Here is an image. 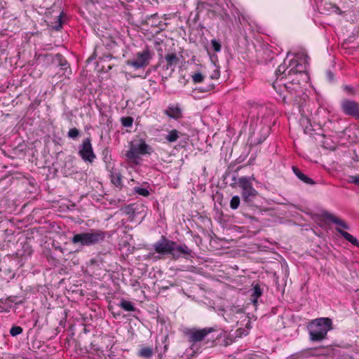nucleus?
<instances>
[{"instance_id": "f257e3e1", "label": "nucleus", "mask_w": 359, "mask_h": 359, "mask_svg": "<svg viewBox=\"0 0 359 359\" xmlns=\"http://www.w3.org/2000/svg\"><path fill=\"white\" fill-rule=\"evenodd\" d=\"M155 251L162 255H170L173 259H178L182 255H190L191 250L185 244L178 245L176 242L162 236L161 239L154 244Z\"/></svg>"}, {"instance_id": "f03ea898", "label": "nucleus", "mask_w": 359, "mask_h": 359, "mask_svg": "<svg viewBox=\"0 0 359 359\" xmlns=\"http://www.w3.org/2000/svg\"><path fill=\"white\" fill-rule=\"evenodd\" d=\"M332 322L328 318L313 320L308 325L309 339L312 341H321L327 337L328 331L332 329Z\"/></svg>"}, {"instance_id": "7ed1b4c3", "label": "nucleus", "mask_w": 359, "mask_h": 359, "mask_svg": "<svg viewBox=\"0 0 359 359\" xmlns=\"http://www.w3.org/2000/svg\"><path fill=\"white\" fill-rule=\"evenodd\" d=\"M106 237V232L98 229H91L88 232L76 233L72 238L74 244L90 246L102 242Z\"/></svg>"}, {"instance_id": "20e7f679", "label": "nucleus", "mask_w": 359, "mask_h": 359, "mask_svg": "<svg viewBox=\"0 0 359 359\" xmlns=\"http://www.w3.org/2000/svg\"><path fill=\"white\" fill-rule=\"evenodd\" d=\"M153 151V148L150 145L147 144L143 139H140L135 142L130 143L126 156L128 160L137 163V160L140 155H150Z\"/></svg>"}, {"instance_id": "39448f33", "label": "nucleus", "mask_w": 359, "mask_h": 359, "mask_svg": "<svg viewBox=\"0 0 359 359\" xmlns=\"http://www.w3.org/2000/svg\"><path fill=\"white\" fill-rule=\"evenodd\" d=\"M153 57V53L148 48L136 53L135 57L128 60L126 64L134 67L135 69L146 67Z\"/></svg>"}, {"instance_id": "423d86ee", "label": "nucleus", "mask_w": 359, "mask_h": 359, "mask_svg": "<svg viewBox=\"0 0 359 359\" xmlns=\"http://www.w3.org/2000/svg\"><path fill=\"white\" fill-rule=\"evenodd\" d=\"M238 183L242 189V197L244 201L249 203L255 198L258 192L253 188L251 178L242 177L238 179Z\"/></svg>"}, {"instance_id": "0eeeda50", "label": "nucleus", "mask_w": 359, "mask_h": 359, "mask_svg": "<svg viewBox=\"0 0 359 359\" xmlns=\"http://www.w3.org/2000/svg\"><path fill=\"white\" fill-rule=\"evenodd\" d=\"M215 331H216V330L213 327H205L200 330L196 328L188 330L185 333L188 337L189 341L192 343L191 348L194 350L196 348V344L197 342L203 341L208 334Z\"/></svg>"}, {"instance_id": "6e6552de", "label": "nucleus", "mask_w": 359, "mask_h": 359, "mask_svg": "<svg viewBox=\"0 0 359 359\" xmlns=\"http://www.w3.org/2000/svg\"><path fill=\"white\" fill-rule=\"evenodd\" d=\"M341 110L346 116L359 120V103L355 100L344 99L341 102Z\"/></svg>"}, {"instance_id": "1a4fd4ad", "label": "nucleus", "mask_w": 359, "mask_h": 359, "mask_svg": "<svg viewBox=\"0 0 359 359\" xmlns=\"http://www.w3.org/2000/svg\"><path fill=\"white\" fill-rule=\"evenodd\" d=\"M79 154L86 162L92 163L95 160L96 156L93 151L90 137L83 140L82 144L79 146Z\"/></svg>"}, {"instance_id": "9d476101", "label": "nucleus", "mask_w": 359, "mask_h": 359, "mask_svg": "<svg viewBox=\"0 0 359 359\" xmlns=\"http://www.w3.org/2000/svg\"><path fill=\"white\" fill-rule=\"evenodd\" d=\"M287 68L288 65L286 64V60H285L283 63L278 66L275 73L276 79L273 83V88L280 95L282 94L281 81L288 76L287 72Z\"/></svg>"}, {"instance_id": "9b49d317", "label": "nucleus", "mask_w": 359, "mask_h": 359, "mask_svg": "<svg viewBox=\"0 0 359 359\" xmlns=\"http://www.w3.org/2000/svg\"><path fill=\"white\" fill-rule=\"evenodd\" d=\"M166 65L163 67L167 76H170L175 71V66L179 63L180 59L176 53H168L165 56Z\"/></svg>"}, {"instance_id": "f8f14e48", "label": "nucleus", "mask_w": 359, "mask_h": 359, "mask_svg": "<svg viewBox=\"0 0 359 359\" xmlns=\"http://www.w3.org/2000/svg\"><path fill=\"white\" fill-rule=\"evenodd\" d=\"M281 89H282V94L280 95L281 97H283V100L285 101L287 98V96L285 95H283L285 90H286L289 94L291 95V96L297 95V94L301 92L300 89V85L299 83H281Z\"/></svg>"}, {"instance_id": "ddd939ff", "label": "nucleus", "mask_w": 359, "mask_h": 359, "mask_svg": "<svg viewBox=\"0 0 359 359\" xmlns=\"http://www.w3.org/2000/svg\"><path fill=\"white\" fill-rule=\"evenodd\" d=\"M164 114L168 117L178 120L182 117V111L178 104H170L164 111Z\"/></svg>"}, {"instance_id": "4468645a", "label": "nucleus", "mask_w": 359, "mask_h": 359, "mask_svg": "<svg viewBox=\"0 0 359 359\" xmlns=\"http://www.w3.org/2000/svg\"><path fill=\"white\" fill-rule=\"evenodd\" d=\"M323 216L325 219L329 220V221L332 222V223L335 224L336 225H337L338 228L349 229V226L344 220L337 217L336 216L331 214L330 212H325L323 214Z\"/></svg>"}, {"instance_id": "2eb2a0df", "label": "nucleus", "mask_w": 359, "mask_h": 359, "mask_svg": "<svg viewBox=\"0 0 359 359\" xmlns=\"http://www.w3.org/2000/svg\"><path fill=\"white\" fill-rule=\"evenodd\" d=\"M288 67H291L289 71H287V75L291 76L292 74H302L304 72V66L297 62V60L294 59H292L289 61V64L287 65Z\"/></svg>"}, {"instance_id": "dca6fc26", "label": "nucleus", "mask_w": 359, "mask_h": 359, "mask_svg": "<svg viewBox=\"0 0 359 359\" xmlns=\"http://www.w3.org/2000/svg\"><path fill=\"white\" fill-rule=\"evenodd\" d=\"M292 169L294 175L303 182L311 185L315 184V182L311 178L304 175L298 168L292 166Z\"/></svg>"}, {"instance_id": "f3484780", "label": "nucleus", "mask_w": 359, "mask_h": 359, "mask_svg": "<svg viewBox=\"0 0 359 359\" xmlns=\"http://www.w3.org/2000/svg\"><path fill=\"white\" fill-rule=\"evenodd\" d=\"M336 231L340 233V235L344 238H345L346 241H348V242H350L351 244H353V245H355V246H359V242L357 240L356 238H355L354 236H353L351 234H350L349 233L345 231H343L341 229H339L338 227H336Z\"/></svg>"}, {"instance_id": "a211bd4d", "label": "nucleus", "mask_w": 359, "mask_h": 359, "mask_svg": "<svg viewBox=\"0 0 359 359\" xmlns=\"http://www.w3.org/2000/svg\"><path fill=\"white\" fill-rule=\"evenodd\" d=\"M336 231L340 233V235L344 238H345L346 241H348V242H350L351 244H353V245H355V246H359V242L357 240L356 238H355L354 236H353L351 234H350L349 233L345 231H343L341 229H339L338 227H336Z\"/></svg>"}, {"instance_id": "6ab92c4d", "label": "nucleus", "mask_w": 359, "mask_h": 359, "mask_svg": "<svg viewBox=\"0 0 359 359\" xmlns=\"http://www.w3.org/2000/svg\"><path fill=\"white\" fill-rule=\"evenodd\" d=\"M40 62H43L47 65L56 62L55 55L51 54H40L38 57Z\"/></svg>"}, {"instance_id": "aec40b11", "label": "nucleus", "mask_w": 359, "mask_h": 359, "mask_svg": "<svg viewBox=\"0 0 359 359\" xmlns=\"http://www.w3.org/2000/svg\"><path fill=\"white\" fill-rule=\"evenodd\" d=\"M262 290L260 288L259 285L257 284L254 285L253 288H252V293L251 294V297H252L251 300L255 306L257 305V299L259 297H260L262 296Z\"/></svg>"}, {"instance_id": "412c9836", "label": "nucleus", "mask_w": 359, "mask_h": 359, "mask_svg": "<svg viewBox=\"0 0 359 359\" xmlns=\"http://www.w3.org/2000/svg\"><path fill=\"white\" fill-rule=\"evenodd\" d=\"M56 64L60 67L61 69L67 71L69 69L67 60L60 54L55 55Z\"/></svg>"}, {"instance_id": "4be33fe9", "label": "nucleus", "mask_w": 359, "mask_h": 359, "mask_svg": "<svg viewBox=\"0 0 359 359\" xmlns=\"http://www.w3.org/2000/svg\"><path fill=\"white\" fill-rule=\"evenodd\" d=\"M118 306L126 311H135L136 309L134 304L131 302L124 299L121 300Z\"/></svg>"}, {"instance_id": "5701e85b", "label": "nucleus", "mask_w": 359, "mask_h": 359, "mask_svg": "<svg viewBox=\"0 0 359 359\" xmlns=\"http://www.w3.org/2000/svg\"><path fill=\"white\" fill-rule=\"evenodd\" d=\"M180 134L181 133L178 130L174 129V130L169 131L168 135L165 136V139L168 142H175L180 137Z\"/></svg>"}, {"instance_id": "b1692460", "label": "nucleus", "mask_w": 359, "mask_h": 359, "mask_svg": "<svg viewBox=\"0 0 359 359\" xmlns=\"http://www.w3.org/2000/svg\"><path fill=\"white\" fill-rule=\"evenodd\" d=\"M152 355L153 350L149 347H143L139 351V355L144 358H149Z\"/></svg>"}, {"instance_id": "393cba45", "label": "nucleus", "mask_w": 359, "mask_h": 359, "mask_svg": "<svg viewBox=\"0 0 359 359\" xmlns=\"http://www.w3.org/2000/svg\"><path fill=\"white\" fill-rule=\"evenodd\" d=\"M240 198L238 196H234L232 197L230 201V207L233 210H236L238 208L240 205Z\"/></svg>"}, {"instance_id": "a878e982", "label": "nucleus", "mask_w": 359, "mask_h": 359, "mask_svg": "<svg viewBox=\"0 0 359 359\" xmlns=\"http://www.w3.org/2000/svg\"><path fill=\"white\" fill-rule=\"evenodd\" d=\"M121 121L123 126L131 127L133 123V118L130 116L122 117Z\"/></svg>"}, {"instance_id": "bb28decb", "label": "nucleus", "mask_w": 359, "mask_h": 359, "mask_svg": "<svg viewBox=\"0 0 359 359\" xmlns=\"http://www.w3.org/2000/svg\"><path fill=\"white\" fill-rule=\"evenodd\" d=\"M134 191L136 194L143 196H148L149 195V190L147 189L142 188V187H135L134 188Z\"/></svg>"}, {"instance_id": "cd10ccee", "label": "nucleus", "mask_w": 359, "mask_h": 359, "mask_svg": "<svg viewBox=\"0 0 359 359\" xmlns=\"http://www.w3.org/2000/svg\"><path fill=\"white\" fill-rule=\"evenodd\" d=\"M111 180V182L116 187H118L121 184V175L118 173L112 174Z\"/></svg>"}, {"instance_id": "c85d7f7f", "label": "nucleus", "mask_w": 359, "mask_h": 359, "mask_svg": "<svg viewBox=\"0 0 359 359\" xmlns=\"http://www.w3.org/2000/svg\"><path fill=\"white\" fill-rule=\"evenodd\" d=\"M23 330L20 326H13L10 330V334L12 337H16L22 332Z\"/></svg>"}, {"instance_id": "c756f323", "label": "nucleus", "mask_w": 359, "mask_h": 359, "mask_svg": "<svg viewBox=\"0 0 359 359\" xmlns=\"http://www.w3.org/2000/svg\"><path fill=\"white\" fill-rule=\"evenodd\" d=\"M204 76L203 75L200 73H196L194 75H192V80L194 83H199L203 81Z\"/></svg>"}, {"instance_id": "7c9ffc66", "label": "nucleus", "mask_w": 359, "mask_h": 359, "mask_svg": "<svg viewBox=\"0 0 359 359\" xmlns=\"http://www.w3.org/2000/svg\"><path fill=\"white\" fill-rule=\"evenodd\" d=\"M79 130L77 128H73L69 130L67 135L69 138L76 139L79 137Z\"/></svg>"}, {"instance_id": "2f4dec72", "label": "nucleus", "mask_w": 359, "mask_h": 359, "mask_svg": "<svg viewBox=\"0 0 359 359\" xmlns=\"http://www.w3.org/2000/svg\"><path fill=\"white\" fill-rule=\"evenodd\" d=\"M62 14V13H60V15L59 16H57V21L55 22V25H52L53 29L55 30H59L62 27V21L61 19Z\"/></svg>"}, {"instance_id": "473e14b6", "label": "nucleus", "mask_w": 359, "mask_h": 359, "mask_svg": "<svg viewBox=\"0 0 359 359\" xmlns=\"http://www.w3.org/2000/svg\"><path fill=\"white\" fill-rule=\"evenodd\" d=\"M348 182L359 186V175L349 176Z\"/></svg>"}, {"instance_id": "72a5a7b5", "label": "nucleus", "mask_w": 359, "mask_h": 359, "mask_svg": "<svg viewBox=\"0 0 359 359\" xmlns=\"http://www.w3.org/2000/svg\"><path fill=\"white\" fill-rule=\"evenodd\" d=\"M211 44L213 50L216 52H219L221 50V44L216 41L215 39H213L211 41Z\"/></svg>"}, {"instance_id": "f704fd0d", "label": "nucleus", "mask_w": 359, "mask_h": 359, "mask_svg": "<svg viewBox=\"0 0 359 359\" xmlns=\"http://www.w3.org/2000/svg\"><path fill=\"white\" fill-rule=\"evenodd\" d=\"M219 77V71L218 69L214 70V72L210 75L212 79H217Z\"/></svg>"}, {"instance_id": "c9c22d12", "label": "nucleus", "mask_w": 359, "mask_h": 359, "mask_svg": "<svg viewBox=\"0 0 359 359\" xmlns=\"http://www.w3.org/2000/svg\"><path fill=\"white\" fill-rule=\"evenodd\" d=\"M179 82L182 83L184 86L186 85V83H187V79H186L185 76H181L180 79H179Z\"/></svg>"}, {"instance_id": "e433bc0d", "label": "nucleus", "mask_w": 359, "mask_h": 359, "mask_svg": "<svg viewBox=\"0 0 359 359\" xmlns=\"http://www.w3.org/2000/svg\"><path fill=\"white\" fill-rule=\"evenodd\" d=\"M344 88L347 92H351L352 90H353V88L351 86H345Z\"/></svg>"}, {"instance_id": "4c0bfd02", "label": "nucleus", "mask_w": 359, "mask_h": 359, "mask_svg": "<svg viewBox=\"0 0 359 359\" xmlns=\"http://www.w3.org/2000/svg\"><path fill=\"white\" fill-rule=\"evenodd\" d=\"M94 55H95V57H97V49L95 50V52H94L93 55L92 56L89 57V58H88V60H93V56H94Z\"/></svg>"}, {"instance_id": "58836bf2", "label": "nucleus", "mask_w": 359, "mask_h": 359, "mask_svg": "<svg viewBox=\"0 0 359 359\" xmlns=\"http://www.w3.org/2000/svg\"><path fill=\"white\" fill-rule=\"evenodd\" d=\"M327 75H328L330 79L332 80V73L331 72H328Z\"/></svg>"}, {"instance_id": "ea45409f", "label": "nucleus", "mask_w": 359, "mask_h": 359, "mask_svg": "<svg viewBox=\"0 0 359 359\" xmlns=\"http://www.w3.org/2000/svg\"><path fill=\"white\" fill-rule=\"evenodd\" d=\"M212 87H209L208 89H207V90H208L209 89H211ZM203 91H206V90H202Z\"/></svg>"}, {"instance_id": "a19ab883", "label": "nucleus", "mask_w": 359, "mask_h": 359, "mask_svg": "<svg viewBox=\"0 0 359 359\" xmlns=\"http://www.w3.org/2000/svg\"><path fill=\"white\" fill-rule=\"evenodd\" d=\"M106 57H111V55H107Z\"/></svg>"}, {"instance_id": "79ce46f5", "label": "nucleus", "mask_w": 359, "mask_h": 359, "mask_svg": "<svg viewBox=\"0 0 359 359\" xmlns=\"http://www.w3.org/2000/svg\"><path fill=\"white\" fill-rule=\"evenodd\" d=\"M110 359H119V358H110Z\"/></svg>"}]
</instances>
